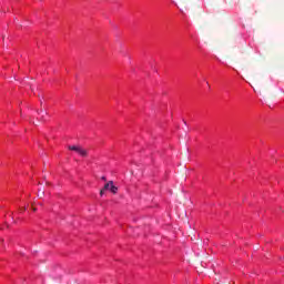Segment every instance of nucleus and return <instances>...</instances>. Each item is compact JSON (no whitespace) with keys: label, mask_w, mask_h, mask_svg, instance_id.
Here are the masks:
<instances>
[{"label":"nucleus","mask_w":284,"mask_h":284,"mask_svg":"<svg viewBox=\"0 0 284 284\" xmlns=\"http://www.w3.org/2000/svg\"><path fill=\"white\" fill-rule=\"evenodd\" d=\"M110 190L112 194H116L119 192V187L114 185L113 181H109L106 184H104L103 190L100 191V195L103 196V191Z\"/></svg>","instance_id":"f257e3e1"},{"label":"nucleus","mask_w":284,"mask_h":284,"mask_svg":"<svg viewBox=\"0 0 284 284\" xmlns=\"http://www.w3.org/2000/svg\"><path fill=\"white\" fill-rule=\"evenodd\" d=\"M75 152H77V154H80V156H88V152L85 150L81 149V146Z\"/></svg>","instance_id":"f03ea898"},{"label":"nucleus","mask_w":284,"mask_h":284,"mask_svg":"<svg viewBox=\"0 0 284 284\" xmlns=\"http://www.w3.org/2000/svg\"><path fill=\"white\" fill-rule=\"evenodd\" d=\"M79 148L78 145H70L69 150H71L72 152H79Z\"/></svg>","instance_id":"7ed1b4c3"},{"label":"nucleus","mask_w":284,"mask_h":284,"mask_svg":"<svg viewBox=\"0 0 284 284\" xmlns=\"http://www.w3.org/2000/svg\"><path fill=\"white\" fill-rule=\"evenodd\" d=\"M102 181H105V176H102Z\"/></svg>","instance_id":"20e7f679"}]
</instances>
